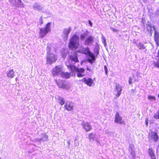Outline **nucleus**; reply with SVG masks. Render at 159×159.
I'll list each match as a JSON object with an SVG mask.
<instances>
[{
    "mask_svg": "<svg viewBox=\"0 0 159 159\" xmlns=\"http://www.w3.org/2000/svg\"><path fill=\"white\" fill-rule=\"evenodd\" d=\"M89 24L90 25L91 27H92V25H93V24H92V22L90 20H89Z\"/></svg>",
    "mask_w": 159,
    "mask_h": 159,
    "instance_id": "nucleus-38",
    "label": "nucleus"
},
{
    "mask_svg": "<svg viewBox=\"0 0 159 159\" xmlns=\"http://www.w3.org/2000/svg\"><path fill=\"white\" fill-rule=\"evenodd\" d=\"M86 37L85 34H82L80 36V39L82 40H84Z\"/></svg>",
    "mask_w": 159,
    "mask_h": 159,
    "instance_id": "nucleus-28",
    "label": "nucleus"
},
{
    "mask_svg": "<svg viewBox=\"0 0 159 159\" xmlns=\"http://www.w3.org/2000/svg\"><path fill=\"white\" fill-rule=\"evenodd\" d=\"M93 37L91 36H88L85 39V44L87 45H89L92 44L93 42Z\"/></svg>",
    "mask_w": 159,
    "mask_h": 159,
    "instance_id": "nucleus-13",
    "label": "nucleus"
},
{
    "mask_svg": "<svg viewBox=\"0 0 159 159\" xmlns=\"http://www.w3.org/2000/svg\"><path fill=\"white\" fill-rule=\"evenodd\" d=\"M102 43L104 44L105 47L106 46V40L103 35L102 34Z\"/></svg>",
    "mask_w": 159,
    "mask_h": 159,
    "instance_id": "nucleus-23",
    "label": "nucleus"
},
{
    "mask_svg": "<svg viewBox=\"0 0 159 159\" xmlns=\"http://www.w3.org/2000/svg\"><path fill=\"white\" fill-rule=\"evenodd\" d=\"M56 100L57 102L61 105H63L65 103V100L63 98L61 97L58 96V98L56 99Z\"/></svg>",
    "mask_w": 159,
    "mask_h": 159,
    "instance_id": "nucleus-18",
    "label": "nucleus"
},
{
    "mask_svg": "<svg viewBox=\"0 0 159 159\" xmlns=\"http://www.w3.org/2000/svg\"><path fill=\"white\" fill-rule=\"evenodd\" d=\"M148 139L150 140L157 141L158 139V136L157 133L149 130L148 133Z\"/></svg>",
    "mask_w": 159,
    "mask_h": 159,
    "instance_id": "nucleus-7",
    "label": "nucleus"
},
{
    "mask_svg": "<svg viewBox=\"0 0 159 159\" xmlns=\"http://www.w3.org/2000/svg\"><path fill=\"white\" fill-rule=\"evenodd\" d=\"M104 69H105V72L106 73V74H107V67L106 66H104Z\"/></svg>",
    "mask_w": 159,
    "mask_h": 159,
    "instance_id": "nucleus-36",
    "label": "nucleus"
},
{
    "mask_svg": "<svg viewBox=\"0 0 159 159\" xmlns=\"http://www.w3.org/2000/svg\"><path fill=\"white\" fill-rule=\"evenodd\" d=\"M136 46H137L139 49L140 50H143L145 48V47H144L143 44H142L140 43H137Z\"/></svg>",
    "mask_w": 159,
    "mask_h": 159,
    "instance_id": "nucleus-21",
    "label": "nucleus"
},
{
    "mask_svg": "<svg viewBox=\"0 0 159 159\" xmlns=\"http://www.w3.org/2000/svg\"><path fill=\"white\" fill-rule=\"evenodd\" d=\"M154 40L157 46L158 47L159 46V34L156 31H155Z\"/></svg>",
    "mask_w": 159,
    "mask_h": 159,
    "instance_id": "nucleus-15",
    "label": "nucleus"
},
{
    "mask_svg": "<svg viewBox=\"0 0 159 159\" xmlns=\"http://www.w3.org/2000/svg\"><path fill=\"white\" fill-rule=\"evenodd\" d=\"M87 70H90L89 69V68H87Z\"/></svg>",
    "mask_w": 159,
    "mask_h": 159,
    "instance_id": "nucleus-41",
    "label": "nucleus"
},
{
    "mask_svg": "<svg viewBox=\"0 0 159 159\" xmlns=\"http://www.w3.org/2000/svg\"><path fill=\"white\" fill-rule=\"evenodd\" d=\"M47 49H48V52H50L51 50L50 47H49V46H48L47 47Z\"/></svg>",
    "mask_w": 159,
    "mask_h": 159,
    "instance_id": "nucleus-39",
    "label": "nucleus"
},
{
    "mask_svg": "<svg viewBox=\"0 0 159 159\" xmlns=\"http://www.w3.org/2000/svg\"><path fill=\"white\" fill-rule=\"evenodd\" d=\"M75 52L76 53H75L74 56H70V60H71L72 61H73L75 62L78 61V60L77 58V52H79L85 55H88L90 57V58L89 59V61L91 63H93L95 60V58L94 56L90 51L88 47H86L85 48H81L77 51H75Z\"/></svg>",
    "mask_w": 159,
    "mask_h": 159,
    "instance_id": "nucleus-1",
    "label": "nucleus"
},
{
    "mask_svg": "<svg viewBox=\"0 0 159 159\" xmlns=\"http://www.w3.org/2000/svg\"><path fill=\"white\" fill-rule=\"evenodd\" d=\"M79 38L76 34L73 35L70 39V49H76L79 46Z\"/></svg>",
    "mask_w": 159,
    "mask_h": 159,
    "instance_id": "nucleus-3",
    "label": "nucleus"
},
{
    "mask_svg": "<svg viewBox=\"0 0 159 159\" xmlns=\"http://www.w3.org/2000/svg\"><path fill=\"white\" fill-rule=\"evenodd\" d=\"M39 7V6L38 5H35L34 6V8L35 9H36L37 8Z\"/></svg>",
    "mask_w": 159,
    "mask_h": 159,
    "instance_id": "nucleus-35",
    "label": "nucleus"
},
{
    "mask_svg": "<svg viewBox=\"0 0 159 159\" xmlns=\"http://www.w3.org/2000/svg\"><path fill=\"white\" fill-rule=\"evenodd\" d=\"M158 57V59L157 62H155L154 63V65L155 66L159 68V49L157 52Z\"/></svg>",
    "mask_w": 159,
    "mask_h": 159,
    "instance_id": "nucleus-22",
    "label": "nucleus"
},
{
    "mask_svg": "<svg viewBox=\"0 0 159 159\" xmlns=\"http://www.w3.org/2000/svg\"><path fill=\"white\" fill-rule=\"evenodd\" d=\"M148 100H151L154 101H155L156 100L155 97L154 96L151 95H148Z\"/></svg>",
    "mask_w": 159,
    "mask_h": 159,
    "instance_id": "nucleus-25",
    "label": "nucleus"
},
{
    "mask_svg": "<svg viewBox=\"0 0 159 159\" xmlns=\"http://www.w3.org/2000/svg\"><path fill=\"white\" fill-rule=\"evenodd\" d=\"M65 108L67 110L69 111L70 110V105L67 104L66 103L65 105Z\"/></svg>",
    "mask_w": 159,
    "mask_h": 159,
    "instance_id": "nucleus-30",
    "label": "nucleus"
},
{
    "mask_svg": "<svg viewBox=\"0 0 159 159\" xmlns=\"http://www.w3.org/2000/svg\"><path fill=\"white\" fill-rule=\"evenodd\" d=\"M114 121L115 122L120 124L125 125V121L122 120V117L119 115L118 112L116 113L115 116Z\"/></svg>",
    "mask_w": 159,
    "mask_h": 159,
    "instance_id": "nucleus-8",
    "label": "nucleus"
},
{
    "mask_svg": "<svg viewBox=\"0 0 159 159\" xmlns=\"http://www.w3.org/2000/svg\"><path fill=\"white\" fill-rule=\"evenodd\" d=\"M146 25L147 29L148 31L151 32L152 30V28L154 29V30H155V27H152L151 24L150 22L148 21L147 22Z\"/></svg>",
    "mask_w": 159,
    "mask_h": 159,
    "instance_id": "nucleus-17",
    "label": "nucleus"
},
{
    "mask_svg": "<svg viewBox=\"0 0 159 159\" xmlns=\"http://www.w3.org/2000/svg\"><path fill=\"white\" fill-rule=\"evenodd\" d=\"M81 81L84 82L87 85L91 87L92 86L93 84L94 83V82L91 78H83Z\"/></svg>",
    "mask_w": 159,
    "mask_h": 159,
    "instance_id": "nucleus-10",
    "label": "nucleus"
},
{
    "mask_svg": "<svg viewBox=\"0 0 159 159\" xmlns=\"http://www.w3.org/2000/svg\"><path fill=\"white\" fill-rule=\"evenodd\" d=\"M129 151L131 155H132L133 157L134 158L135 155V152L134 150L131 149V150H129Z\"/></svg>",
    "mask_w": 159,
    "mask_h": 159,
    "instance_id": "nucleus-27",
    "label": "nucleus"
},
{
    "mask_svg": "<svg viewBox=\"0 0 159 159\" xmlns=\"http://www.w3.org/2000/svg\"><path fill=\"white\" fill-rule=\"evenodd\" d=\"M14 72L13 70H9L7 74V76L11 78H12L14 77Z\"/></svg>",
    "mask_w": 159,
    "mask_h": 159,
    "instance_id": "nucleus-19",
    "label": "nucleus"
},
{
    "mask_svg": "<svg viewBox=\"0 0 159 159\" xmlns=\"http://www.w3.org/2000/svg\"><path fill=\"white\" fill-rule=\"evenodd\" d=\"M62 71L61 67L59 66H57L52 70V74L53 76L60 75Z\"/></svg>",
    "mask_w": 159,
    "mask_h": 159,
    "instance_id": "nucleus-6",
    "label": "nucleus"
},
{
    "mask_svg": "<svg viewBox=\"0 0 159 159\" xmlns=\"http://www.w3.org/2000/svg\"><path fill=\"white\" fill-rule=\"evenodd\" d=\"M39 24L40 25H41L42 24H43V19H42V17H41L40 18V19H39Z\"/></svg>",
    "mask_w": 159,
    "mask_h": 159,
    "instance_id": "nucleus-32",
    "label": "nucleus"
},
{
    "mask_svg": "<svg viewBox=\"0 0 159 159\" xmlns=\"http://www.w3.org/2000/svg\"><path fill=\"white\" fill-rule=\"evenodd\" d=\"M83 128L86 132H89L92 129V126L91 124L87 122H84L81 124Z\"/></svg>",
    "mask_w": 159,
    "mask_h": 159,
    "instance_id": "nucleus-9",
    "label": "nucleus"
},
{
    "mask_svg": "<svg viewBox=\"0 0 159 159\" xmlns=\"http://www.w3.org/2000/svg\"><path fill=\"white\" fill-rule=\"evenodd\" d=\"M60 76L62 77L67 79L70 77V74L68 72H64L63 71L61 74Z\"/></svg>",
    "mask_w": 159,
    "mask_h": 159,
    "instance_id": "nucleus-20",
    "label": "nucleus"
},
{
    "mask_svg": "<svg viewBox=\"0 0 159 159\" xmlns=\"http://www.w3.org/2000/svg\"><path fill=\"white\" fill-rule=\"evenodd\" d=\"M148 122H146V124L147 125L148 124Z\"/></svg>",
    "mask_w": 159,
    "mask_h": 159,
    "instance_id": "nucleus-42",
    "label": "nucleus"
},
{
    "mask_svg": "<svg viewBox=\"0 0 159 159\" xmlns=\"http://www.w3.org/2000/svg\"><path fill=\"white\" fill-rule=\"evenodd\" d=\"M148 153L150 156H152V155H154L153 152L151 149H149Z\"/></svg>",
    "mask_w": 159,
    "mask_h": 159,
    "instance_id": "nucleus-26",
    "label": "nucleus"
},
{
    "mask_svg": "<svg viewBox=\"0 0 159 159\" xmlns=\"http://www.w3.org/2000/svg\"><path fill=\"white\" fill-rule=\"evenodd\" d=\"M150 157L151 159H156V157L155 155H152V156H150Z\"/></svg>",
    "mask_w": 159,
    "mask_h": 159,
    "instance_id": "nucleus-34",
    "label": "nucleus"
},
{
    "mask_svg": "<svg viewBox=\"0 0 159 159\" xmlns=\"http://www.w3.org/2000/svg\"><path fill=\"white\" fill-rule=\"evenodd\" d=\"M129 82L130 84H131L132 83V79L131 77H130L129 79Z\"/></svg>",
    "mask_w": 159,
    "mask_h": 159,
    "instance_id": "nucleus-37",
    "label": "nucleus"
},
{
    "mask_svg": "<svg viewBox=\"0 0 159 159\" xmlns=\"http://www.w3.org/2000/svg\"><path fill=\"white\" fill-rule=\"evenodd\" d=\"M56 82L59 87L61 88H64L65 87V84L62 80H56Z\"/></svg>",
    "mask_w": 159,
    "mask_h": 159,
    "instance_id": "nucleus-16",
    "label": "nucleus"
},
{
    "mask_svg": "<svg viewBox=\"0 0 159 159\" xmlns=\"http://www.w3.org/2000/svg\"><path fill=\"white\" fill-rule=\"evenodd\" d=\"M116 89L117 91V93L116 95V97L117 98L119 97L121 94V92L122 90L121 87L120 85L118 83H116Z\"/></svg>",
    "mask_w": 159,
    "mask_h": 159,
    "instance_id": "nucleus-12",
    "label": "nucleus"
},
{
    "mask_svg": "<svg viewBox=\"0 0 159 159\" xmlns=\"http://www.w3.org/2000/svg\"><path fill=\"white\" fill-rule=\"evenodd\" d=\"M73 107H74L73 105H72V106H71V105H70V111H71V110L73 109Z\"/></svg>",
    "mask_w": 159,
    "mask_h": 159,
    "instance_id": "nucleus-40",
    "label": "nucleus"
},
{
    "mask_svg": "<svg viewBox=\"0 0 159 159\" xmlns=\"http://www.w3.org/2000/svg\"><path fill=\"white\" fill-rule=\"evenodd\" d=\"M46 58L47 62L52 64L56 61L57 59V57L55 54L47 52Z\"/></svg>",
    "mask_w": 159,
    "mask_h": 159,
    "instance_id": "nucleus-5",
    "label": "nucleus"
},
{
    "mask_svg": "<svg viewBox=\"0 0 159 159\" xmlns=\"http://www.w3.org/2000/svg\"><path fill=\"white\" fill-rule=\"evenodd\" d=\"M154 117L156 119L159 118V112H157L155 113L154 115Z\"/></svg>",
    "mask_w": 159,
    "mask_h": 159,
    "instance_id": "nucleus-29",
    "label": "nucleus"
},
{
    "mask_svg": "<svg viewBox=\"0 0 159 159\" xmlns=\"http://www.w3.org/2000/svg\"><path fill=\"white\" fill-rule=\"evenodd\" d=\"M69 30H65L64 31V36L68 37L69 34Z\"/></svg>",
    "mask_w": 159,
    "mask_h": 159,
    "instance_id": "nucleus-24",
    "label": "nucleus"
},
{
    "mask_svg": "<svg viewBox=\"0 0 159 159\" xmlns=\"http://www.w3.org/2000/svg\"><path fill=\"white\" fill-rule=\"evenodd\" d=\"M110 29L111 31H112L114 32H116L117 31V30L115 29L114 28H111Z\"/></svg>",
    "mask_w": 159,
    "mask_h": 159,
    "instance_id": "nucleus-33",
    "label": "nucleus"
},
{
    "mask_svg": "<svg viewBox=\"0 0 159 159\" xmlns=\"http://www.w3.org/2000/svg\"><path fill=\"white\" fill-rule=\"evenodd\" d=\"M19 1L20 2H21V0H19Z\"/></svg>",
    "mask_w": 159,
    "mask_h": 159,
    "instance_id": "nucleus-43",
    "label": "nucleus"
},
{
    "mask_svg": "<svg viewBox=\"0 0 159 159\" xmlns=\"http://www.w3.org/2000/svg\"><path fill=\"white\" fill-rule=\"evenodd\" d=\"M70 69L72 71V76H75V72L79 77H82L85 75L84 70L82 68H77L76 66L70 65Z\"/></svg>",
    "mask_w": 159,
    "mask_h": 159,
    "instance_id": "nucleus-2",
    "label": "nucleus"
},
{
    "mask_svg": "<svg viewBox=\"0 0 159 159\" xmlns=\"http://www.w3.org/2000/svg\"><path fill=\"white\" fill-rule=\"evenodd\" d=\"M88 138L90 142H93V141L95 140H96V141L98 142V140H96V134L93 133H91L89 134Z\"/></svg>",
    "mask_w": 159,
    "mask_h": 159,
    "instance_id": "nucleus-14",
    "label": "nucleus"
},
{
    "mask_svg": "<svg viewBox=\"0 0 159 159\" xmlns=\"http://www.w3.org/2000/svg\"><path fill=\"white\" fill-rule=\"evenodd\" d=\"M134 145L132 144H130L129 145V150H131V149H134Z\"/></svg>",
    "mask_w": 159,
    "mask_h": 159,
    "instance_id": "nucleus-31",
    "label": "nucleus"
},
{
    "mask_svg": "<svg viewBox=\"0 0 159 159\" xmlns=\"http://www.w3.org/2000/svg\"><path fill=\"white\" fill-rule=\"evenodd\" d=\"M51 24L50 22H48L46 25L45 27L41 28L39 29L40 31L39 32V34L40 38H43L46 35L48 32L50 31Z\"/></svg>",
    "mask_w": 159,
    "mask_h": 159,
    "instance_id": "nucleus-4",
    "label": "nucleus"
},
{
    "mask_svg": "<svg viewBox=\"0 0 159 159\" xmlns=\"http://www.w3.org/2000/svg\"><path fill=\"white\" fill-rule=\"evenodd\" d=\"M41 135L42 136V137L39 139H36V141L44 142L48 140V136L46 133H42L41 134Z\"/></svg>",
    "mask_w": 159,
    "mask_h": 159,
    "instance_id": "nucleus-11",
    "label": "nucleus"
}]
</instances>
